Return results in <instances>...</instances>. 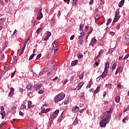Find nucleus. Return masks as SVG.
Segmentation results:
<instances>
[{
    "instance_id": "37998d69",
    "label": "nucleus",
    "mask_w": 129,
    "mask_h": 129,
    "mask_svg": "<svg viewBox=\"0 0 129 129\" xmlns=\"http://www.w3.org/2000/svg\"><path fill=\"white\" fill-rule=\"evenodd\" d=\"M116 67V63H114L112 67V70H114Z\"/></svg>"
},
{
    "instance_id": "0e129e2a",
    "label": "nucleus",
    "mask_w": 129,
    "mask_h": 129,
    "mask_svg": "<svg viewBox=\"0 0 129 129\" xmlns=\"http://www.w3.org/2000/svg\"><path fill=\"white\" fill-rule=\"evenodd\" d=\"M81 34V35L83 37V36H85V32H81L80 33Z\"/></svg>"
},
{
    "instance_id": "e433bc0d",
    "label": "nucleus",
    "mask_w": 129,
    "mask_h": 129,
    "mask_svg": "<svg viewBox=\"0 0 129 129\" xmlns=\"http://www.w3.org/2000/svg\"><path fill=\"white\" fill-rule=\"evenodd\" d=\"M84 96V93L83 92L82 93H81L80 94H79V97H80V98H82V97H83Z\"/></svg>"
},
{
    "instance_id": "f8f14e48",
    "label": "nucleus",
    "mask_w": 129,
    "mask_h": 129,
    "mask_svg": "<svg viewBox=\"0 0 129 129\" xmlns=\"http://www.w3.org/2000/svg\"><path fill=\"white\" fill-rule=\"evenodd\" d=\"M26 89H27V90L30 91V90H32V88H33V85H32L29 84H28V85L26 86Z\"/></svg>"
},
{
    "instance_id": "864d4df0",
    "label": "nucleus",
    "mask_w": 129,
    "mask_h": 129,
    "mask_svg": "<svg viewBox=\"0 0 129 129\" xmlns=\"http://www.w3.org/2000/svg\"><path fill=\"white\" fill-rule=\"evenodd\" d=\"M64 119V118L63 117H59L58 118V120L59 121H61L62 120H63V119Z\"/></svg>"
},
{
    "instance_id": "ea45409f",
    "label": "nucleus",
    "mask_w": 129,
    "mask_h": 129,
    "mask_svg": "<svg viewBox=\"0 0 129 129\" xmlns=\"http://www.w3.org/2000/svg\"><path fill=\"white\" fill-rule=\"evenodd\" d=\"M17 109V107H13L10 109V111H14Z\"/></svg>"
},
{
    "instance_id": "2f4dec72",
    "label": "nucleus",
    "mask_w": 129,
    "mask_h": 129,
    "mask_svg": "<svg viewBox=\"0 0 129 129\" xmlns=\"http://www.w3.org/2000/svg\"><path fill=\"white\" fill-rule=\"evenodd\" d=\"M84 75V73H81V74L79 76L80 79H83Z\"/></svg>"
},
{
    "instance_id": "ddd939ff",
    "label": "nucleus",
    "mask_w": 129,
    "mask_h": 129,
    "mask_svg": "<svg viewBox=\"0 0 129 129\" xmlns=\"http://www.w3.org/2000/svg\"><path fill=\"white\" fill-rule=\"evenodd\" d=\"M83 82H80L78 86L77 87L78 88V90H80V89H81V87H82L83 86Z\"/></svg>"
},
{
    "instance_id": "5701e85b",
    "label": "nucleus",
    "mask_w": 129,
    "mask_h": 129,
    "mask_svg": "<svg viewBox=\"0 0 129 129\" xmlns=\"http://www.w3.org/2000/svg\"><path fill=\"white\" fill-rule=\"evenodd\" d=\"M57 51H58V48H56L55 49H52L51 51V54H52V55H55Z\"/></svg>"
},
{
    "instance_id": "4be33fe9",
    "label": "nucleus",
    "mask_w": 129,
    "mask_h": 129,
    "mask_svg": "<svg viewBox=\"0 0 129 129\" xmlns=\"http://www.w3.org/2000/svg\"><path fill=\"white\" fill-rule=\"evenodd\" d=\"M125 39L126 40V42L127 44H129V35H126L125 36Z\"/></svg>"
},
{
    "instance_id": "bb28decb",
    "label": "nucleus",
    "mask_w": 129,
    "mask_h": 129,
    "mask_svg": "<svg viewBox=\"0 0 129 129\" xmlns=\"http://www.w3.org/2000/svg\"><path fill=\"white\" fill-rule=\"evenodd\" d=\"M84 24H81L80 25V31H83V27H84Z\"/></svg>"
},
{
    "instance_id": "7ed1b4c3",
    "label": "nucleus",
    "mask_w": 129,
    "mask_h": 129,
    "mask_svg": "<svg viewBox=\"0 0 129 129\" xmlns=\"http://www.w3.org/2000/svg\"><path fill=\"white\" fill-rule=\"evenodd\" d=\"M41 19H43V14L42 13V9H38L37 19L38 21H40Z\"/></svg>"
},
{
    "instance_id": "f03ea898",
    "label": "nucleus",
    "mask_w": 129,
    "mask_h": 129,
    "mask_svg": "<svg viewBox=\"0 0 129 129\" xmlns=\"http://www.w3.org/2000/svg\"><path fill=\"white\" fill-rule=\"evenodd\" d=\"M65 98V94L61 93L60 94H59L58 95H56L54 97V100H55V103H57L59 102V101H61V100H63L64 98Z\"/></svg>"
},
{
    "instance_id": "1a4fd4ad",
    "label": "nucleus",
    "mask_w": 129,
    "mask_h": 129,
    "mask_svg": "<svg viewBox=\"0 0 129 129\" xmlns=\"http://www.w3.org/2000/svg\"><path fill=\"white\" fill-rule=\"evenodd\" d=\"M14 92H15V89H14V88H13V87L11 88V91L9 94V96H10V97H13V95L14 94Z\"/></svg>"
},
{
    "instance_id": "338daca9",
    "label": "nucleus",
    "mask_w": 129,
    "mask_h": 129,
    "mask_svg": "<svg viewBox=\"0 0 129 129\" xmlns=\"http://www.w3.org/2000/svg\"><path fill=\"white\" fill-rule=\"evenodd\" d=\"M19 90L20 92H23V91H24V89L21 88H19Z\"/></svg>"
},
{
    "instance_id": "f704fd0d",
    "label": "nucleus",
    "mask_w": 129,
    "mask_h": 129,
    "mask_svg": "<svg viewBox=\"0 0 129 129\" xmlns=\"http://www.w3.org/2000/svg\"><path fill=\"white\" fill-rule=\"evenodd\" d=\"M77 124H78V121H77V119H76L73 122V125H77Z\"/></svg>"
},
{
    "instance_id": "09e8293b",
    "label": "nucleus",
    "mask_w": 129,
    "mask_h": 129,
    "mask_svg": "<svg viewBox=\"0 0 129 129\" xmlns=\"http://www.w3.org/2000/svg\"><path fill=\"white\" fill-rule=\"evenodd\" d=\"M41 56H42V54L41 53L38 54L36 57V59H40V58H41Z\"/></svg>"
},
{
    "instance_id": "6e6d98bb",
    "label": "nucleus",
    "mask_w": 129,
    "mask_h": 129,
    "mask_svg": "<svg viewBox=\"0 0 129 129\" xmlns=\"http://www.w3.org/2000/svg\"><path fill=\"white\" fill-rule=\"evenodd\" d=\"M114 34H115L114 32L113 31H110L109 32V35H111V36H114Z\"/></svg>"
},
{
    "instance_id": "0eeeda50",
    "label": "nucleus",
    "mask_w": 129,
    "mask_h": 129,
    "mask_svg": "<svg viewBox=\"0 0 129 129\" xmlns=\"http://www.w3.org/2000/svg\"><path fill=\"white\" fill-rule=\"evenodd\" d=\"M43 87V85L42 84H39L37 85L34 86V88L36 89V91H38V90H41V88Z\"/></svg>"
},
{
    "instance_id": "4468645a",
    "label": "nucleus",
    "mask_w": 129,
    "mask_h": 129,
    "mask_svg": "<svg viewBox=\"0 0 129 129\" xmlns=\"http://www.w3.org/2000/svg\"><path fill=\"white\" fill-rule=\"evenodd\" d=\"M44 29V27H40L37 29L36 30V33L38 35L40 34V33L42 32V30Z\"/></svg>"
},
{
    "instance_id": "052dcab7",
    "label": "nucleus",
    "mask_w": 129,
    "mask_h": 129,
    "mask_svg": "<svg viewBox=\"0 0 129 129\" xmlns=\"http://www.w3.org/2000/svg\"><path fill=\"white\" fill-rule=\"evenodd\" d=\"M43 73H44V70L42 69L40 71V73H39V75H41V74H43Z\"/></svg>"
},
{
    "instance_id": "cd10ccee",
    "label": "nucleus",
    "mask_w": 129,
    "mask_h": 129,
    "mask_svg": "<svg viewBox=\"0 0 129 129\" xmlns=\"http://www.w3.org/2000/svg\"><path fill=\"white\" fill-rule=\"evenodd\" d=\"M120 68H121V67H119L117 68L116 72L115 73V75H117V73H118L119 70H120Z\"/></svg>"
},
{
    "instance_id": "b1692460",
    "label": "nucleus",
    "mask_w": 129,
    "mask_h": 129,
    "mask_svg": "<svg viewBox=\"0 0 129 129\" xmlns=\"http://www.w3.org/2000/svg\"><path fill=\"white\" fill-rule=\"evenodd\" d=\"M28 108H31L32 107V101H28Z\"/></svg>"
},
{
    "instance_id": "423d86ee",
    "label": "nucleus",
    "mask_w": 129,
    "mask_h": 129,
    "mask_svg": "<svg viewBox=\"0 0 129 129\" xmlns=\"http://www.w3.org/2000/svg\"><path fill=\"white\" fill-rule=\"evenodd\" d=\"M72 111L74 113H77V112H78V111H79V107H78L77 106L73 107V108L72 109Z\"/></svg>"
},
{
    "instance_id": "393cba45",
    "label": "nucleus",
    "mask_w": 129,
    "mask_h": 129,
    "mask_svg": "<svg viewBox=\"0 0 129 129\" xmlns=\"http://www.w3.org/2000/svg\"><path fill=\"white\" fill-rule=\"evenodd\" d=\"M114 49H115V47L109 49L108 53H109V54H111V53H113V51H114Z\"/></svg>"
},
{
    "instance_id": "2eb2a0df",
    "label": "nucleus",
    "mask_w": 129,
    "mask_h": 129,
    "mask_svg": "<svg viewBox=\"0 0 129 129\" xmlns=\"http://www.w3.org/2000/svg\"><path fill=\"white\" fill-rule=\"evenodd\" d=\"M100 90V86H98L96 90L94 92V95H95L96 93H98Z\"/></svg>"
},
{
    "instance_id": "f257e3e1",
    "label": "nucleus",
    "mask_w": 129,
    "mask_h": 129,
    "mask_svg": "<svg viewBox=\"0 0 129 129\" xmlns=\"http://www.w3.org/2000/svg\"><path fill=\"white\" fill-rule=\"evenodd\" d=\"M110 120V119H109V117H102L101 118V120L100 122V125L102 127H104L105 126H106V124L109 122V121Z\"/></svg>"
},
{
    "instance_id": "a878e982",
    "label": "nucleus",
    "mask_w": 129,
    "mask_h": 129,
    "mask_svg": "<svg viewBox=\"0 0 129 129\" xmlns=\"http://www.w3.org/2000/svg\"><path fill=\"white\" fill-rule=\"evenodd\" d=\"M83 43H84V40L79 39V40H78V43L80 44V45H83Z\"/></svg>"
},
{
    "instance_id": "72a5a7b5",
    "label": "nucleus",
    "mask_w": 129,
    "mask_h": 129,
    "mask_svg": "<svg viewBox=\"0 0 129 129\" xmlns=\"http://www.w3.org/2000/svg\"><path fill=\"white\" fill-rule=\"evenodd\" d=\"M52 45L53 49H56V48H57V44H56L55 42H52Z\"/></svg>"
},
{
    "instance_id": "a18cd8bd",
    "label": "nucleus",
    "mask_w": 129,
    "mask_h": 129,
    "mask_svg": "<svg viewBox=\"0 0 129 129\" xmlns=\"http://www.w3.org/2000/svg\"><path fill=\"white\" fill-rule=\"evenodd\" d=\"M117 87H118V88H123V86L120 85V84H118L117 86Z\"/></svg>"
},
{
    "instance_id": "49530a36",
    "label": "nucleus",
    "mask_w": 129,
    "mask_h": 129,
    "mask_svg": "<svg viewBox=\"0 0 129 129\" xmlns=\"http://www.w3.org/2000/svg\"><path fill=\"white\" fill-rule=\"evenodd\" d=\"M15 74H16V71H15L13 73L11 74V77L13 78L14 76H15Z\"/></svg>"
},
{
    "instance_id": "79ce46f5",
    "label": "nucleus",
    "mask_w": 129,
    "mask_h": 129,
    "mask_svg": "<svg viewBox=\"0 0 129 129\" xmlns=\"http://www.w3.org/2000/svg\"><path fill=\"white\" fill-rule=\"evenodd\" d=\"M103 53V50H101L99 53H98V55L99 56H101V55Z\"/></svg>"
},
{
    "instance_id": "dca6fc26",
    "label": "nucleus",
    "mask_w": 129,
    "mask_h": 129,
    "mask_svg": "<svg viewBox=\"0 0 129 129\" xmlns=\"http://www.w3.org/2000/svg\"><path fill=\"white\" fill-rule=\"evenodd\" d=\"M77 63H78V60H74L72 61L71 66H75V65H77Z\"/></svg>"
},
{
    "instance_id": "9b49d317",
    "label": "nucleus",
    "mask_w": 129,
    "mask_h": 129,
    "mask_svg": "<svg viewBox=\"0 0 129 129\" xmlns=\"http://www.w3.org/2000/svg\"><path fill=\"white\" fill-rule=\"evenodd\" d=\"M106 75H107V70H104V72L101 75L102 78H104V77H106Z\"/></svg>"
},
{
    "instance_id": "39448f33",
    "label": "nucleus",
    "mask_w": 129,
    "mask_h": 129,
    "mask_svg": "<svg viewBox=\"0 0 129 129\" xmlns=\"http://www.w3.org/2000/svg\"><path fill=\"white\" fill-rule=\"evenodd\" d=\"M58 114H59V110H56L54 112L53 114L51 115V119H54V118H56V117L58 116Z\"/></svg>"
},
{
    "instance_id": "bf43d9fd",
    "label": "nucleus",
    "mask_w": 129,
    "mask_h": 129,
    "mask_svg": "<svg viewBox=\"0 0 129 129\" xmlns=\"http://www.w3.org/2000/svg\"><path fill=\"white\" fill-rule=\"evenodd\" d=\"M100 78H101V75H100V76H99L98 78H97L96 81H99V80H100Z\"/></svg>"
},
{
    "instance_id": "58836bf2",
    "label": "nucleus",
    "mask_w": 129,
    "mask_h": 129,
    "mask_svg": "<svg viewBox=\"0 0 129 129\" xmlns=\"http://www.w3.org/2000/svg\"><path fill=\"white\" fill-rule=\"evenodd\" d=\"M51 32H47V34H46V36L48 37V38H50V37H51Z\"/></svg>"
},
{
    "instance_id": "4d7b16f0",
    "label": "nucleus",
    "mask_w": 129,
    "mask_h": 129,
    "mask_svg": "<svg viewBox=\"0 0 129 129\" xmlns=\"http://www.w3.org/2000/svg\"><path fill=\"white\" fill-rule=\"evenodd\" d=\"M78 58H79V59H81V58H83V55H82V54H79L78 56Z\"/></svg>"
},
{
    "instance_id": "20e7f679",
    "label": "nucleus",
    "mask_w": 129,
    "mask_h": 129,
    "mask_svg": "<svg viewBox=\"0 0 129 129\" xmlns=\"http://www.w3.org/2000/svg\"><path fill=\"white\" fill-rule=\"evenodd\" d=\"M118 16H119V12H116L115 13V17L113 21V24H115L116 23V22H117V21H118V20H119V17H118Z\"/></svg>"
},
{
    "instance_id": "412c9836",
    "label": "nucleus",
    "mask_w": 129,
    "mask_h": 129,
    "mask_svg": "<svg viewBox=\"0 0 129 129\" xmlns=\"http://www.w3.org/2000/svg\"><path fill=\"white\" fill-rule=\"evenodd\" d=\"M115 100L117 103H118L120 101V97L119 96H117L115 98Z\"/></svg>"
},
{
    "instance_id": "c85d7f7f",
    "label": "nucleus",
    "mask_w": 129,
    "mask_h": 129,
    "mask_svg": "<svg viewBox=\"0 0 129 129\" xmlns=\"http://www.w3.org/2000/svg\"><path fill=\"white\" fill-rule=\"evenodd\" d=\"M77 3V0H72L71 3L72 4V6H76Z\"/></svg>"
},
{
    "instance_id": "69168bd1",
    "label": "nucleus",
    "mask_w": 129,
    "mask_h": 129,
    "mask_svg": "<svg viewBox=\"0 0 129 129\" xmlns=\"http://www.w3.org/2000/svg\"><path fill=\"white\" fill-rule=\"evenodd\" d=\"M19 114H20L21 116H24V113H23V112H22V111L19 112Z\"/></svg>"
},
{
    "instance_id": "a19ab883",
    "label": "nucleus",
    "mask_w": 129,
    "mask_h": 129,
    "mask_svg": "<svg viewBox=\"0 0 129 129\" xmlns=\"http://www.w3.org/2000/svg\"><path fill=\"white\" fill-rule=\"evenodd\" d=\"M38 93H39V94H43V93H44V90H39V91L38 92Z\"/></svg>"
},
{
    "instance_id": "a211bd4d",
    "label": "nucleus",
    "mask_w": 129,
    "mask_h": 129,
    "mask_svg": "<svg viewBox=\"0 0 129 129\" xmlns=\"http://www.w3.org/2000/svg\"><path fill=\"white\" fill-rule=\"evenodd\" d=\"M123 4H124V0H121L118 4V7L121 8L123 6Z\"/></svg>"
},
{
    "instance_id": "c9c22d12",
    "label": "nucleus",
    "mask_w": 129,
    "mask_h": 129,
    "mask_svg": "<svg viewBox=\"0 0 129 129\" xmlns=\"http://www.w3.org/2000/svg\"><path fill=\"white\" fill-rule=\"evenodd\" d=\"M93 30V29H92V28H90L89 29V30L88 32L87 33L88 35H89L90 34H91V33H92V30Z\"/></svg>"
},
{
    "instance_id": "6ab92c4d",
    "label": "nucleus",
    "mask_w": 129,
    "mask_h": 129,
    "mask_svg": "<svg viewBox=\"0 0 129 129\" xmlns=\"http://www.w3.org/2000/svg\"><path fill=\"white\" fill-rule=\"evenodd\" d=\"M109 68V62H107L105 63L104 70H108Z\"/></svg>"
},
{
    "instance_id": "c03bdc74",
    "label": "nucleus",
    "mask_w": 129,
    "mask_h": 129,
    "mask_svg": "<svg viewBox=\"0 0 129 129\" xmlns=\"http://www.w3.org/2000/svg\"><path fill=\"white\" fill-rule=\"evenodd\" d=\"M120 28V24H118L116 26V29L117 30H119Z\"/></svg>"
},
{
    "instance_id": "5fc2aeb1",
    "label": "nucleus",
    "mask_w": 129,
    "mask_h": 129,
    "mask_svg": "<svg viewBox=\"0 0 129 129\" xmlns=\"http://www.w3.org/2000/svg\"><path fill=\"white\" fill-rule=\"evenodd\" d=\"M129 56V54L126 55L124 57H123V59L124 60H126V59H127V58H128Z\"/></svg>"
},
{
    "instance_id": "9d476101",
    "label": "nucleus",
    "mask_w": 129,
    "mask_h": 129,
    "mask_svg": "<svg viewBox=\"0 0 129 129\" xmlns=\"http://www.w3.org/2000/svg\"><path fill=\"white\" fill-rule=\"evenodd\" d=\"M96 42H97V40H96V39H95V38L93 39L91 41V46H92L93 47L94 46V45H95V44H96Z\"/></svg>"
},
{
    "instance_id": "aec40b11",
    "label": "nucleus",
    "mask_w": 129,
    "mask_h": 129,
    "mask_svg": "<svg viewBox=\"0 0 129 129\" xmlns=\"http://www.w3.org/2000/svg\"><path fill=\"white\" fill-rule=\"evenodd\" d=\"M94 18L95 19V21H97L99 19V18H100V16L98 15V14H95L94 15Z\"/></svg>"
},
{
    "instance_id": "f3484780",
    "label": "nucleus",
    "mask_w": 129,
    "mask_h": 129,
    "mask_svg": "<svg viewBox=\"0 0 129 129\" xmlns=\"http://www.w3.org/2000/svg\"><path fill=\"white\" fill-rule=\"evenodd\" d=\"M93 80L92 79V78H91L90 80L89 85L87 86L88 87H89V88H90V87H91V85H92V84H93Z\"/></svg>"
},
{
    "instance_id": "e2e57ef3",
    "label": "nucleus",
    "mask_w": 129,
    "mask_h": 129,
    "mask_svg": "<svg viewBox=\"0 0 129 129\" xmlns=\"http://www.w3.org/2000/svg\"><path fill=\"white\" fill-rule=\"evenodd\" d=\"M89 29V26H86V27H85V31H86V32H87V31Z\"/></svg>"
},
{
    "instance_id": "680f3d73",
    "label": "nucleus",
    "mask_w": 129,
    "mask_h": 129,
    "mask_svg": "<svg viewBox=\"0 0 129 129\" xmlns=\"http://www.w3.org/2000/svg\"><path fill=\"white\" fill-rule=\"evenodd\" d=\"M41 113H47V111L46 110H42L41 111Z\"/></svg>"
},
{
    "instance_id": "13d9d810",
    "label": "nucleus",
    "mask_w": 129,
    "mask_h": 129,
    "mask_svg": "<svg viewBox=\"0 0 129 129\" xmlns=\"http://www.w3.org/2000/svg\"><path fill=\"white\" fill-rule=\"evenodd\" d=\"M67 82H68V80L65 79L64 81V82H63V84L64 85H65V84H66V83H67Z\"/></svg>"
},
{
    "instance_id": "603ef678",
    "label": "nucleus",
    "mask_w": 129,
    "mask_h": 129,
    "mask_svg": "<svg viewBox=\"0 0 129 129\" xmlns=\"http://www.w3.org/2000/svg\"><path fill=\"white\" fill-rule=\"evenodd\" d=\"M26 46H27V44H23V47L22 48V50L25 51V49H26Z\"/></svg>"
},
{
    "instance_id": "473e14b6",
    "label": "nucleus",
    "mask_w": 129,
    "mask_h": 129,
    "mask_svg": "<svg viewBox=\"0 0 129 129\" xmlns=\"http://www.w3.org/2000/svg\"><path fill=\"white\" fill-rule=\"evenodd\" d=\"M35 55H36V54H35V53L32 54L30 56L29 60H32V59H33V58H34V57H35Z\"/></svg>"
},
{
    "instance_id": "4c0bfd02",
    "label": "nucleus",
    "mask_w": 129,
    "mask_h": 129,
    "mask_svg": "<svg viewBox=\"0 0 129 129\" xmlns=\"http://www.w3.org/2000/svg\"><path fill=\"white\" fill-rule=\"evenodd\" d=\"M28 41H30V37H28L27 39H25V42L23 44H25V45H26Z\"/></svg>"
},
{
    "instance_id": "6e6552de",
    "label": "nucleus",
    "mask_w": 129,
    "mask_h": 129,
    "mask_svg": "<svg viewBox=\"0 0 129 129\" xmlns=\"http://www.w3.org/2000/svg\"><path fill=\"white\" fill-rule=\"evenodd\" d=\"M110 113V111H107L105 112V116L103 117H109V119H110V117H111V114Z\"/></svg>"
},
{
    "instance_id": "c756f323",
    "label": "nucleus",
    "mask_w": 129,
    "mask_h": 129,
    "mask_svg": "<svg viewBox=\"0 0 129 129\" xmlns=\"http://www.w3.org/2000/svg\"><path fill=\"white\" fill-rule=\"evenodd\" d=\"M25 108H27V106L22 104L20 106V109H25Z\"/></svg>"
},
{
    "instance_id": "de8ad7c7",
    "label": "nucleus",
    "mask_w": 129,
    "mask_h": 129,
    "mask_svg": "<svg viewBox=\"0 0 129 129\" xmlns=\"http://www.w3.org/2000/svg\"><path fill=\"white\" fill-rule=\"evenodd\" d=\"M110 23H111V19H109L108 20V21L107 22V26H108V25H109Z\"/></svg>"
},
{
    "instance_id": "7c9ffc66",
    "label": "nucleus",
    "mask_w": 129,
    "mask_h": 129,
    "mask_svg": "<svg viewBox=\"0 0 129 129\" xmlns=\"http://www.w3.org/2000/svg\"><path fill=\"white\" fill-rule=\"evenodd\" d=\"M125 120H128V117L127 116H126L123 119L122 122L124 123L125 122Z\"/></svg>"
},
{
    "instance_id": "8fccbe9b",
    "label": "nucleus",
    "mask_w": 129,
    "mask_h": 129,
    "mask_svg": "<svg viewBox=\"0 0 129 129\" xmlns=\"http://www.w3.org/2000/svg\"><path fill=\"white\" fill-rule=\"evenodd\" d=\"M1 115H6V112L5 111H1Z\"/></svg>"
},
{
    "instance_id": "774afa93",
    "label": "nucleus",
    "mask_w": 129,
    "mask_h": 129,
    "mask_svg": "<svg viewBox=\"0 0 129 129\" xmlns=\"http://www.w3.org/2000/svg\"><path fill=\"white\" fill-rule=\"evenodd\" d=\"M74 39V35H73L70 37V40H73Z\"/></svg>"
},
{
    "instance_id": "3c124183",
    "label": "nucleus",
    "mask_w": 129,
    "mask_h": 129,
    "mask_svg": "<svg viewBox=\"0 0 129 129\" xmlns=\"http://www.w3.org/2000/svg\"><path fill=\"white\" fill-rule=\"evenodd\" d=\"M115 118L116 119V120H119V119H120V116H118V115H117L116 117Z\"/></svg>"
}]
</instances>
